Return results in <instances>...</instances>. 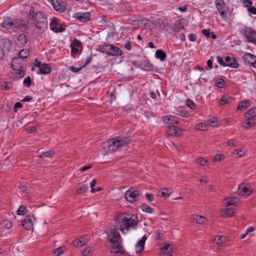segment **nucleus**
<instances>
[{"label":"nucleus","mask_w":256,"mask_h":256,"mask_svg":"<svg viewBox=\"0 0 256 256\" xmlns=\"http://www.w3.org/2000/svg\"><path fill=\"white\" fill-rule=\"evenodd\" d=\"M27 22L40 32H43L47 28V17L42 12H36L34 10L30 9L27 16Z\"/></svg>","instance_id":"1"},{"label":"nucleus","mask_w":256,"mask_h":256,"mask_svg":"<svg viewBox=\"0 0 256 256\" xmlns=\"http://www.w3.org/2000/svg\"><path fill=\"white\" fill-rule=\"evenodd\" d=\"M108 240L110 243L112 250L110 254H122L125 250L122 244V239L119 232L114 228H111L108 235Z\"/></svg>","instance_id":"2"},{"label":"nucleus","mask_w":256,"mask_h":256,"mask_svg":"<svg viewBox=\"0 0 256 256\" xmlns=\"http://www.w3.org/2000/svg\"><path fill=\"white\" fill-rule=\"evenodd\" d=\"M118 220L120 224V230L122 232H124V230H128L131 228H135L138 224L136 220L130 215H122L119 216Z\"/></svg>","instance_id":"3"},{"label":"nucleus","mask_w":256,"mask_h":256,"mask_svg":"<svg viewBox=\"0 0 256 256\" xmlns=\"http://www.w3.org/2000/svg\"><path fill=\"white\" fill-rule=\"evenodd\" d=\"M22 60L19 57L13 58L11 62V67L16 72L15 74L19 78H22L24 75V72L22 70Z\"/></svg>","instance_id":"4"},{"label":"nucleus","mask_w":256,"mask_h":256,"mask_svg":"<svg viewBox=\"0 0 256 256\" xmlns=\"http://www.w3.org/2000/svg\"><path fill=\"white\" fill-rule=\"evenodd\" d=\"M102 48L104 52L108 55L120 56L122 54V50L112 44H104Z\"/></svg>","instance_id":"5"},{"label":"nucleus","mask_w":256,"mask_h":256,"mask_svg":"<svg viewBox=\"0 0 256 256\" xmlns=\"http://www.w3.org/2000/svg\"><path fill=\"white\" fill-rule=\"evenodd\" d=\"M243 32L249 42L256 44V32L254 30L244 26Z\"/></svg>","instance_id":"6"},{"label":"nucleus","mask_w":256,"mask_h":256,"mask_svg":"<svg viewBox=\"0 0 256 256\" xmlns=\"http://www.w3.org/2000/svg\"><path fill=\"white\" fill-rule=\"evenodd\" d=\"M140 196V192L133 188H130L124 194L126 199L130 203H134L138 200Z\"/></svg>","instance_id":"7"},{"label":"nucleus","mask_w":256,"mask_h":256,"mask_svg":"<svg viewBox=\"0 0 256 256\" xmlns=\"http://www.w3.org/2000/svg\"><path fill=\"white\" fill-rule=\"evenodd\" d=\"M108 150L114 152L119 149L122 150L121 144L118 137L112 138L107 142Z\"/></svg>","instance_id":"8"},{"label":"nucleus","mask_w":256,"mask_h":256,"mask_svg":"<svg viewBox=\"0 0 256 256\" xmlns=\"http://www.w3.org/2000/svg\"><path fill=\"white\" fill-rule=\"evenodd\" d=\"M52 4L54 9L60 12H64L66 10V0H52Z\"/></svg>","instance_id":"9"},{"label":"nucleus","mask_w":256,"mask_h":256,"mask_svg":"<svg viewBox=\"0 0 256 256\" xmlns=\"http://www.w3.org/2000/svg\"><path fill=\"white\" fill-rule=\"evenodd\" d=\"M244 62L250 66L256 68V56L250 53L246 52L242 56Z\"/></svg>","instance_id":"10"},{"label":"nucleus","mask_w":256,"mask_h":256,"mask_svg":"<svg viewBox=\"0 0 256 256\" xmlns=\"http://www.w3.org/2000/svg\"><path fill=\"white\" fill-rule=\"evenodd\" d=\"M216 7L219 12L222 18H227V14L224 10L226 6L225 2L224 0H215Z\"/></svg>","instance_id":"11"},{"label":"nucleus","mask_w":256,"mask_h":256,"mask_svg":"<svg viewBox=\"0 0 256 256\" xmlns=\"http://www.w3.org/2000/svg\"><path fill=\"white\" fill-rule=\"evenodd\" d=\"M216 60L222 66H230L233 68H237L239 66L238 64L236 62V58L234 57H232V62L228 63V64H226V63L223 60L222 58L220 56H217Z\"/></svg>","instance_id":"12"},{"label":"nucleus","mask_w":256,"mask_h":256,"mask_svg":"<svg viewBox=\"0 0 256 256\" xmlns=\"http://www.w3.org/2000/svg\"><path fill=\"white\" fill-rule=\"evenodd\" d=\"M90 14L88 12L80 13H76L74 18L82 22H86L90 20Z\"/></svg>","instance_id":"13"},{"label":"nucleus","mask_w":256,"mask_h":256,"mask_svg":"<svg viewBox=\"0 0 256 256\" xmlns=\"http://www.w3.org/2000/svg\"><path fill=\"white\" fill-rule=\"evenodd\" d=\"M22 226L26 230L33 229L32 218L30 216H26L22 222Z\"/></svg>","instance_id":"14"},{"label":"nucleus","mask_w":256,"mask_h":256,"mask_svg":"<svg viewBox=\"0 0 256 256\" xmlns=\"http://www.w3.org/2000/svg\"><path fill=\"white\" fill-rule=\"evenodd\" d=\"M168 134L172 136H178L181 134V130L180 128L176 126H168L167 130Z\"/></svg>","instance_id":"15"},{"label":"nucleus","mask_w":256,"mask_h":256,"mask_svg":"<svg viewBox=\"0 0 256 256\" xmlns=\"http://www.w3.org/2000/svg\"><path fill=\"white\" fill-rule=\"evenodd\" d=\"M238 193L243 196H248L251 194L252 190L243 184H241L238 188Z\"/></svg>","instance_id":"16"},{"label":"nucleus","mask_w":256,"mask_h":256,"mask_svg":"<svg viewBox=\"0 0 256 256\" xmlns=\"http://www.w3.org/2000/svg\"><path fill=\"white\" fill-rule=\"evenodd\" d=\"M2 26L6 29H12L14 28V20L10 18H6L2 24Z\"/></svg>","instance_id":"17"},{"label":"nucleus","mask_w":256,"mask_h":256,"mask_svg":"<svg viewBox=\"0 0 256 256\" xmlns=\"http://www.w3.org/2000/svg\"><path fill=\"white\" fill-rule=\"evenodd\" d=\"M146 240V236L144 235L137 243L136 245V252H142L144 249V243Z\"/></svg>","instance_id":"18"},{"label":"nucleus","mask_w":256,"mask_h":256,"mask_svg":"<svg viewBox=\"0 0 256 256\" xmlns=\"http://www.w3.org/2000/svg\"><path fill=\"white\" fill-rule=\"evenodd\" d=\"M28 42V38L26 35L21 34L18 36L17 44L21 47H24Z\"/></svg>","instance_id":"19"},{"label":"nucleus","mask_w":256,"mask_h":256,"mask_svg":"<svg viewBox=\"0 0 256 256\" xmlns=\"http://www.w3.org/2000/svg\"><path fill=\"white\" fill-rule=\"evenodd\" d=\"M172 246L170 244H166L161 250L162 256H172Z\"/></svg>","instance_id":"20"},{"label":"nucleus","mask_w":256,"mask_h":256,"mask_svg":"<svg viewBox=\"0 0 256 256\" xmlns=\"http://www.w3.org/2000/svg\"><path fill=\"white\" fill-rule=\"evenodd\" d=\"M51 67L48 64L44 63L40 68L38 74H47L51 72Z\"/></svg>","instance_id":"21"},{"label":"nucleus","mask_w":256,"mask_h":256,"mask_svg":"<svg viewBox=\"0 0 256 256\" xmlns=\"http://www.w3.org/2000/svg\"><path fill=\"white\" fill-rule=\"evenodd\" d=\"M191 219L193 222H195L197 224H203L206 222V218L200 215H192L191 216Z\"/></svg>","instance_id":"22"},{"label":"nucleus","mask_w":256,"mask_h":256,"mask_svg":"<svg viewBox=\"0 0 256 256\" xmlns=\"http://www.w3.org/2000/svg\"><path fill=\"white\" fill-rule=\"evenodd\" d=\"M118 138L120 142L122 150L123 148L127 146L132 142V140L130 137H118Z\"/></svg>","instance_id":"23"},{"label":"nucleus","mask_w":256,"mask_h":256,"mask_svg":"<svg viewBox=\"0 0 256 256\" xmlns=\"http://www.w3.org/2000/svg\"><path fill=\"white\" fill-rule=\"evenodd\" d=\"M163 121L166 124H178V120L176 118L172 116H166L163 118Z\"/></svg>","instance_id":"24"},{"label":"nucleus","mask_w":256,"mask_h":256,"mask_svg":"<svg viewBox=\"0 0 256 256\" xmlns=\"http://www.w3.org/2000/svg\"><path fill=\"white\" fill-rule=\"evenodd\" d=\"M244 117L246 118H253L256 117V108H252L250 109L244 114Z\"/></svg>","instance_id":"25"},{"label":"nucleus","mask_w":256,"mask_h":256,"mask_svg":"<svg viewBox=\"0 0 256 256\" xmlns=\"http://www.w3.org/2000/svg\"><path fill=\"white\" fill-rule=\"evenodd\" d=\"M155 56L157 58L160 59V61L163 62L165 60L166 55L162 50H158L156 52Z\"/></svg>","instance_id":"26"},{"label":"nucleus","mask_w":256,"mask_h":256,"mask_svg":"<svg viewBox=\"0 0 256 256\" xmlns=\"http://www.w3.org/2000/svg\"><path fill=\"white\" fill-rule=\"evenodd\" d=\"M250 106V102L248 100H246L243 102H240L238 106V110H245L248 108Z\"/></svg>","instance_id":"27"},{"label":"nucleus","mask_w":256,"mask_h":256,"mask_svg":"<svg viewBox=\"0 0 256 256\" xmlns=\"http://www.w3.org/2000/svg\"><path fill=\"white\" fill-rule=\"evenodd\" d=\"M232 98L227 96L224 95L220 100L219 104L220 105L228 104L230 102Z\"/></svg>","instance_id":"28"},{"label":"nucleus","mask_w":256,"mask_h":256,"mask_svg":"<svg viewBox=\"0 0 256 256\" xmlns=\"http://www.w3.org/2000/svg\"><path fill=\"white\" fill-rule=\"evenodd\" d=\"M234 214V210L232 208H226L222 210V214L223 216H232Z\"/></svg>","instance_id":"29"},{"label":"nucleus","mask_w":256,"mask_h":256,"mask_svg":"<svg viewBox=\"0 0 256 256\" xmlns=\"http://www.w3.org/2000/svg\"><path fill=\"white\" fill-rule=\"evenodd\" d=\"M0 86L2 90H9L12 87V83L3 81L0 82Z\"/></svg>","instance_id":"30"},{"label":"nucleus","mask_w":256,"mask_h":256,"mask_svg":"<svg viewBox=\"0 0 256 256\" xmlns=\"http://www.w3.org/2000/svg\"><path fill=\"white\" fill-rule=\"evenodd\" d=\"M12 48V43L8 39L4 40L3 42V50L4 52H8Z\"/></svg>","instance_id":"31"},{"label":"nucleus","mask_w":256,"mask_h":256,"mask_svg":"<svg viewBox=\"0 0 256 256\" xmlns=\"http://www.w3.org/2000/svg\"><path fill=\"white\" fill-rule=\"evenodd\" d=\"M14 28H21L24 26L23 21L21 20L15 19L14 20Z\"/></svg>","instance_id":"32"},{"label":"nucleus","mask_w":256,"mask_h":256,"mask_svg":"<svg viewBox=\"0 0 256 256\" xmlns=\"http://www.w3.org/2000/svg\"><path fill=\"white\" fill-rule=\"evenodd\" d=\"M28 211L27 208L24 205H22L16 211V214L19 216H23L25 214H26Z\"/></svg>","instance_id":"33"},{"label":"nucleus","mask_w":256,"mask_h":256,"mask_svg":"<svg viewBox=\"0 0 256 256\" xmlns=\"http://www.w3.org/2000/svg\"><path fill=\"white\" fill-rule=\"evenodd\" d=\"M142 208L144 212L148 214H152L154 212L153 208L144 203L142 204Z\"/></svg>","instance_id":"34"},{"label":"nucleus","mask_w":256,"mask_h":256,"mask_svg":"<svg viewBox=\"0 0 256 256\" xmlns=\"http://www.w3.org/2000/svg\"><path fill=\"white\" fill-rule=\"evenodd\" d=\"M226 206H236V199L235 198H227L224 199Z\"/></svg>","instance_id":"35"},{"label":"nucleus","mask_w":256,"mask_h":256,"mask_svg":"<svg viewBox=\"0 0 256 256\" xmlns=\"http://www.w3.org/2000/svg\"><path fill=\"white\" fill-rule=\"evenodd\" d=\"M180 24V20H177L176 22L174 24V26H172V30H173V31L175 32H178L180 30L183 28V26H182Z\"/></svg>","instance_id":"36"},{"label":"nucleus","mask_w":256,"mask_h":256,"mask_svg":"<svg viewBox=\"0 0 256 256\" xmlns=\"http://www.w3.org/2000/svg\"><path fill=\"white\" fill-rule=\"evenodd\" d=\"M254 124L252 118H247L246 121L243 122L242 126L244 128H248Z\"/></svg>","instance_id":"37"},{"label":"nucleus","mask_w":256,"mask_h":256,"mask_svg":"<svg viewBox=\"0 0 256 256\" xmlns=\"http://www.w3.org/2000/svg\"><path fill=\"white\" fill-rule=\"evenodd\" d=\"M142 69L146 71H151L153 70V66L148 62L142 64Z\"/></svg>","instance_id":"38"},{"label":"nucleus","mask_w":256,"mask_h":256,"mask_svg":"<svg viewBox=\"0 0 256 256\" xmlns=\"http://www.w3.org/2000/svg\"><path fill=\"white\" fill-rule=\"evenodd\" d=\"M58 24V22H57V19L56 18H54L52 20L50 23V29L53 30L54 32H55V30H57V25Z\"/></svg>","instance_id":"39"},{"label":"nucleus","mask_w":256,"mask_h":256,"mask_svg":"<svg viewBox=\"0 0 256 256\" xmlns=\"http://www.w3.org/2000/svg\"><path fill=\"white\" fill-rule=\"evenodd\" d=\"M88 190V187L86 185H82L81 187L78 188L76 192L78 194H82L83 193L86 192Z\"/></svg>","instance_id":"40"},{"label":"nucleus","mask_w":256,"mask_h":256,"mask_svg":"<svg viewBox=\"0 0 256 256\" xmlns=\"http://www.w3.org/2000/svg\"><path fill=\"white\" fill-rule=\"evenodd\" d=\"M54 155V152L52 151H48L46 152H42L40 153V156L42 158H52Z\"/></svg>","instance_id":"41"},{"label":"nucleus","mask_w":256,"mask_h":256,"mask_svg":"<svg viewBox=\"0 0 256 256\" xmlns=\"http://www.w3.org/2000/svg\"><path fill=\"white\" fill-rule=\"evenodd\" d=\"M215 84L217 87L222 88L224 86V82L222 78H218L215 80Z\"/></svg>","instance_id":"42"},{"label":"nucleus","mask_w":256,"mask_h":256,"mask_svg":"<svg viewBox=\"0 0 256 256\" xmlns=\"http://www.w3.org/2000/svg\"><path fill=\"white\" fill-rule=\"evenodd\" d=\"M19 58L22 60H24V58H27L29 54V52L26 50H22L20 52H19Z\"/></svg>","instance_id":"43"},{"label":"nucleus","mask_w":256,"mask_h":256,"mask_svg":"<svg viewBox=\"0 0 256 256\" xmlns=\"http://www.w3.org/2000/svg\"><path fill=\"white\" fill-rule=\"evenodd\" d=\"M207 122L208 124L213 127L217 126L218 125V122L216 118H213L212 119L208 120Z\"/></svg>","instance_id":"44"},{"label":"nucleus","mask_w":256,"mask_h":256,"mask_svg":"<svg viewBox=\"0 0 256 256\" xmlns=\"http://www.w3.org/2000/svg\"><path fill=\"white\" fill-rule=\"evenodd\" d=\"M224 158L225 156L223 154H216L213 157L212 160L214 162H218L224 160Z\"/></svg>","instance_id":"45"},{"label":"nucleus","mask_w":256,"mask_h":256,"mask_svg":"<svg viewBox=\"0 0 256 256\" xmlns=\"http://www.w3.org/2000/svg\"><path fill=\"white\" fill-rule=\"evenodd\" d=\"M226 237L224 236H216L214 241L216 244H220V243H223L226 240Z\"/></svg>","instance_id":"46"},{"label":"nucleus","mask_w":256,"mask_h":256,"mask_svg":"<svg viewBox=\"0 0 256 256\" xmlns=\"http://www.w3.org/2000/svg\"><path fill=\"white\" fill-rule=\"evenodd\" d=\"M65 248V247L60 246L59 247L56 249H55L54 251V254L56 256H58L60 254H62L64 252V249Z\"/></svg>","instance_id":"47"},{"label":"nucleus","mask_w":256,"mask_h":256,"mask_svg":"<svg viewBox=\"0 0 256 256\" xmlns=\"http://www.w3.org/2000/svg\"><path fill=\"white\" fill-rule=\"evenodd\" d=\"M84 244V242L80 240H76L72 242V245L74 246H82Z\"/></svg>","instance_id":"48"},{"label":"nucleus","mask_w":256,"mask_h":256,"mask_svg":"<svg viewBox=\"0 0 256 256\" xmlns=\"http://www.w3.org/2000/svg\"><path fill=\"white\" fill-rule=\"evenodd\" d=\"M23 82L25 86L29 88L32 84V80L30 78L29 76L26 77L24 79Z\"/></svg>","instance_id":"49"},{"label":"nucleus","mask_w":256,"mask_h":256,"mask_svg":"<svg viewBox=\"0 0 256 256\" xmlns=\"http://www.w3.org/2000/svg\"><path fill=\"white\" fill-rule=\"evenodd\" d=\"M162 191L160 194L162 196H170V190L168 188H165L162 189Z\"/></svg>","instance_id":"50"},{"label":"nucleus","mask_w":256,"mask_h":256,"mask_svg":"<svg viewBox=\"0 0 256 256\" xmlns=\"http://www.w3.org/2000/svg\"><path fill=\"white\" fill-rule=\"evenodd\" d=\"M197 162L202 166H205L208 162V160L204 158H199L197 160Z\"/></svg>","instance_id":"51"},{"label":"nucleus","mask_w":256,"mask_h":256,"mask_svg":"<svg viewBox=\"0 0 256 256\" xmlns=\"http://www.w3.org/2000/svg\"><path fill=\"white\" fill-rule=\"evenodd\" d=\"M3 224L6 226V228L10 229L12 226V222L8 220H4L3 221Z\"/></svg>","instance_id":"52"},{"label":"nucleus","mask_w":256,"mask_h":256,"mask_svg":"<svg viewBox=\"0 0 256 256\" xmlns=\"http://www.w3.org/2000/svg\"><path fill=\"white\" fill-rule=\"evenodd\" d=\"M206 126L205 124L200 123V124H197L196 126V128L197 130H204V128H205Z\"/></svg>","instance_id":"53"},{"label":"nucleus","mask_w":256,"mask_h":256,"mask_svg":"<svg viewBox=\"0 0 256 256\" xmlns=\"http://www.w3.org/2000/svg\"><path fill=\"white\" fill-rule=\"evenodd\" d=\"M82 68H84L83 67H82V66H81L80 67V68H76V67H74V66H71L69 68L70 70L74 72H79Z\"/></svg>","instance_id":"54"},{"label":"nucleus","mask_w":256,"mask_h":256,"mask_svg":"<svg viewBox=\"0 0 256 256\" xmlns=\"http://www.w3.org/2000/svg\"><path fill=\"white\" fill-rule=\"evenodd\" d=\"M186 105L190 108H192L194 107V103L190 99H187Z\"/></svg>","instance_id":"55"},{"label":"nucleus","mask_w":256,"mask_h":256,"mask_svg":"<svg viewBox=\"0 0 256 256\" xmlns=\"http://www.w3.org/2000/svg\"><path fill=\"white\" fill-rule=\"evenodd\" d=\"M36 128L34 126L27 128H26V131L28 134H32V133L34 132H36Z\"/></svg>","instance_id":"56"},{"label":"nucleus","mask_w":256,"mask_h":256,"mask_svg":"<svg viewBox=\"0 0 256 256\" xmlns=\"http://www.w3.org/2000/svg\"><path fill=\"white\" fill-rule=\"evenodd\" d=\"M188 39L191 42H195L196 40V34H191L188 36Z\"/></svg>","instance_id":"57"},{"label":"nucleus","mask_w":256,"mask_h":256,"mask_svg":"<svg viewBox=\"0 0 256 256\" xmlns=\"http://www.w3.org/2000/svg\"><path fill=\"white\" fill-rule=\"evenodd\" d=\"M71 44H72V46H80L82 45V43L79 40L77 39H74Z\"/></svg>","instance_id":"58"},{"label":"nucleus","mask_w":256,"mask_h":256,"mask_svg":"<svg viewBox=\"0 0 256 256\" xmlns=\"http://www.w3.org/2000/svg\"><path fill=\"white\" fill-rule=\"evenodd\" d=\"M248 11L252 14H256V8L254 6H250L248 8Z\"/></svg>","instance_id":"59"},{"label":"nucleus","mask_w":256,"mask_h":256,"mask_svg":"<svg viewBox=\"0 0 256 256\" xmlns=\"http://www.w3.org/2000/svg\"><path fill=\"white\" fill-rule=\"evenodd\" d=\"M92 56L88 58L86 60V62L84 63V65L82 66V67L84 68L88 64H89L92 62Z\"/></svg>","instance_id":"60"},{"label":"nucleus","mask_w":256,"mask_h":256,"mask_svg":"<svg viewBox=\"0 0 256 256\" xmlns=\"http://www.w3.org/2000/svg\"><path fill=\"white\" fill-rule=\"evenodd\" d=\"M146 197L149 202H152L153 200L154 196L152 194H149L148 193H146Z\"/></svg>","instance_id":"61"},{"label":"nucleus","mask_w":256,"mask_h":256,"mask_svg":"<svg viewBox=\"0 0 256 256\" xmlns=\"http://www.w3.org/2000/svg\"><path fill=\"white\" fill-rule=\"evenodd\" d=\"M202 34L206 36H209L210 35V32L209 30L203 29L202 30Z\"/></svg>","instance_id":"62"},{"label":"nucleus","mask_w":256,"mask_h":256,"mask_svg":"<svg viewBox=\"0 0 256 256\" xmlns=\"http://www.w3.org/2000/svg\"><path fill=\"white\" fill-rule=\"evenodd\" d=\"M34 65L35 66H36L37 68H38L39 69L42 66V64H41V62H39L38 60V59H36L35 60V61H34Z\"/></svg>","instance_id":"63"},{"label":"nucleus","mask_w":256,"mask_h":256,"mask_svg":"<svg viewBox=\"0 0 256 256\" xmlns=\"http://www.w3.org/2000/svg\"><path fill=\"white\" fill-rule=\"evenodd\" d=\"M226 144H227L228 146H236L234 142V140H232V139L228 140Z\"/></svg>","instance_id":"64"}]
</instances>
